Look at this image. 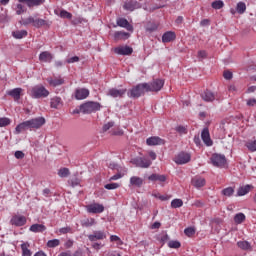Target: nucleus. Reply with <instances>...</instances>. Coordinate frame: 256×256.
Returning <instances> with one entry per match:
<instances>
[{"label": "nucleus", "instance_id": "f257e3e1", "mask_svg": "<svg viewBox=\"0 0 256 256\" xmlns=\"http://www.w3.org/2000/svg\"><path fill=\"white\" fill-rule=\"evenodd\" d=\"M22 25H31L32 27H36V29H40V27H49L50 24L49 21L45 19L29 16L22 20Z\"/></svg>", "mask_w": 256, "mask_h": 256}, {"label": "nucleus", "instance_id": "f03ea898", "mask_svg": "<svg viewBox=\"0 0 256 256\" xmlns=\"http://www.w3.org/2000/svg\"><path fill=\"white\" fill-rule=\"evenodd\" d=\"M30 97L32 99H45V97H49V90L43 85H36L31 88Z\"/></svg>", "mask_w": 256, "mask_h": 256}, {"label": "nucleus", "instance_id": "7ed1b4c3", "mask_svg": "<svg viewBox=\"0 0 256 256\" xmlns=\"http://www.w3.org/2000/svg\"><path fill=\"white\" fill-rule=\"evenodd\" d=\"M81 113L89 115L95 113V111H101V104L99 102L88 101L80 105Z\"/></svg>", "mask_w": 256, "mask_h": 256}, {"label": "nucleus", "instance_id": "20e7f679", "mask_svg": "<svg viewBox=\"0 0 256 256\" xmlns=\"http://www.w3.org/2000/svg\"><path fill=\"white\" fill-rule=\"evenodd\" d=\"M147 91V83L138 84L127 92L128 97L137 99Z\"/></svg>", "mask_w": 256, "mask_h": 256}, {"label": "nucleus", "instance_id": "39448f33", "mask_svg": "<svg viewBox=\"0 0 256 256\" xmlns=\"http://www.w3.org/2000/svg\"><path fill=\"white\" fill-rule=\"evenodd\" d=\"M130 163L135 165V167H139L140 169H149L150 165H153V162L149 158L145 157H136L133 158Z\"/></svg>", "mask_w": 256, "mask_h": 256}, {"label": "nucleus", "instance_id": "423d86ee", "mask_svg": "<svg viewBox=\"0 0 256 256\" xmlns=\"http://www.w3.org/2000/svg\"><path fill=\"white\" fill-rule=\"evenodd\" d=\"M210 161L214 167L223 168L227 165V158L223 154H213Z\"/></svg>", "mask_w": 256, "mask_h": 256}, {"label": "nucleus", "instance_id": "0eeeda50", "mask_svg": "<svg viewBox=\"0 0 256 256\" xmlns=\"http://www.w3.org/2000/svg\"><path fill=\"white\" fill-rule=\"evenodd\" d=\"M163 85H165V81L156 79L153 82L146 83V91H161Z\"/></svg>", "mask_w": 256, "mask_h": 256}, {"label": "nucleus", "instance_id": "6e6552de", "mask_svg": "<svg viewBox=\"0 0 256 256\" xmlns=\"http://www.w3.org/2000/svg\"><path fill=\"white\" fill-rule=\"evenodd\" d=\"M86 211L87 213H93V214L103 213V211H105V206L99 203H92V204L86 205Z\"/></svg>", "mask_w": 256, "mask_h": 256}, {"label": "nucleus", "instance_id": "1a4fd4ad", "mask_svg": "<svg viewBox=\"0 0 256 256\" xmlns=\"http://www.w3.org/2000/svg\"><path fill=\"white\" fill-rule=\"evenodd\" d=\"M28 121L30 123V131L41 129L42 125L45 124V119L43 117L32 118Z\"/></svg>", "mask_w": 256, "mask_h": 256}, {"label": "nucleus", "instance_id": "9d476101", "mask_svg": "<svg viewBox=\"0 0 256 256\" xmlns=\"http://www.w3.org/2000/svg\"><path fill=\"white\" fill-rule=\"evenodd\" d=\"M27 223V218L23 215H14L10 220V225L15 227H23Z\"/></svg>", "mask_w": 256, "mask_h": 256}, {"label": "nucleus", "instance_id": "9b49d317", "mask_svg": "<svg viewBox=\"0 0 256 256\" xmlns=\"http://www.w3.org/2000/svg\"><path fill=\"white\" fill-rule=\"evenodd\" d=\"M191 161V155L189 153L181 152L175 157V163L177 165H185Z\"/></svg>", "mask_w": 256, "mask_h": 256}, {"label": "nucleus", "instance_id": "f8f14e48", "mask_svg": "<svg viewBox=\"0 0 256 256\" xmlns=\"http://www.w3.org/2000/svg\"><path fill=\"white\" fill-rule=\"evenodd\" d=\"M201 139L206 147H211L213 145V140H211V134L209 133V128H204L202 130Z\"/></svg>", "mask_w": 256, "mask_h": 256}, {"label": "nucleus", "instance_id": "ddd939ff", "mask_svg": "<svg viewBox=\"0 0 256 256\" xmlns=\"http://www.w3.org/2000/svg\"><path fill=\"white\" fill-rule=\"evenodd\" d=\"M89 241H103L107 239V234L104 231L98 230L94 231L93 234L88 235Z\"/></svg>", "mask_w": 256, "mask_h": 256}, {"label": "nucleus", "instance_id": "4468645a", "mask_svg": "<svg viewBox=\"0 0 256 256\" xmlns=\"http://www.w3.org/2000/svg\"><path fill=\"white\" fill-rule=\"evenodd\" d=\"M23 131H31V126L29 120H26L20 124H18L14 130V135H19L23 133Z\"/></svg>", "mask_w": 256, "mask_h": 256}, {"label": "nucleus", "instance_id": "2eb2a0df", "mask_svg": "<svg viewBox=\"0 0 256 256\" xmlns=\"http://www.w3.org/2000/svg\"><path fill=\"white\" fill-rule=\"evenodd\" d=\"M125 93H127V89L112 88L108 90L107 95L113 97L114 99H117V97L121 99L125 95Z\"/></svg>", "mask_w": 256, "mask_h": 256}, {"label": "nucleus", "instance_id": "dca6fc26", "mask_svg": "<svg viewBox=\"0 0 256 256\" xmlns=\"http://www.w3.org/2000/svg\"><path fill=\"white\" fill-rule=\"evenodd\" d=\"M116 55H131L133 53V48L129 46H118L113 49Z\"/></svg>", "mask_w": 256, "mask_h": 256}, {"label": "nucleus", "instance_id": "f3484780", "mask_svg": "<svg viewBox=\"0 0 256 256\" xmlns=\"http://www.w3.org/2000/svg\"><path fill=\"white\" fill-rule=\"evenodd\" d=\"M89 97V89L87 88H78L75 90V98L78 101H82L83 99H87Z\"/></svg>", "mask_w": 256, "mask_h": 256}, {"label": "nucleus", "instance_id": "a211bd4d", "mask_svg": "<svg viewBox=\"0 0 256 256\" xmlns=\"http://www.w3.org/2000/svg\"><path fill=\"white\" fill-rule=\"evenodd\" d=\"M146 145L153 147L155 145H165V140L161 139L159 136H152L146 139Z\"/></svg>", "mask_w": 256, "mask_h": 256}, {"label": "nucleus", "instance_id": "6ab92c4d", "mask_svg": "<svg viewBox=\"0 0 256 256\" xmlns=\"http://www.w3.org/2000/svg\"><path fill=\"white\" fill-rule=\"evenodd\" d=\"M206 183L207 181L205 180V178L201 176H195L194 178H192V185L193 187H196V189H201V187H205Z\"/></svg>", "mask_w": 256, "mask_h": 256}, {"label": "nucleus", "instance_id": "aec40b11", "mask_svg": "<svg viewBox=\"0 0 256 256\" xmlns=\"http://www.w3.org/2000/svg\"><path fill=\"white\" fill-rule=\"evenodd\" d=\"M21 93H23V88H14L7 91V95L13 97L14 101H19L21 99Z\"/></svg>", "mask_w": 256, "mask_h": 256}, {"label": "nucleus", "instance_id": "412c9836", "mask_svg": "<svg viewBox=\"0 0 256 256\" xmlns=\"http://www.w3.org/2000/svg\"><path fill=\"white\" fill-rule=\"evenodd\" d=\"M50 107L51 109H61L63 107V100L61 97H53L50 100Z\"/></svg>", "mask_w": 256, "mask_h": 256}, {"label": "nucleus", "instance_id": "4be33fe9", "mask_svg": "<svg viewBox=\"0 0 256 256\" xmlns=\"http://www.w3.org/2000/svg\"><path fill=\"white\" fill-rule=\"evenodd\" d=\"M175 39H177V35L173 31H168L162 36L163 43H171V41H175Z\"/></svg>", "mask_w": 256, "mask_h": 256}, {"label": "nucleus", "instance_id": "5701e85b", "mask_svg": "<svg viewBox=\"0 0 256 256\" xmlns=\"http://www.w3.org/2000/svg\"><path fill=\"white\" fill-rule=\"evenodd\" d=\"M118 27H123L127 31H133V25L129 24V21L125 18H118L116 21Z\"/></svg>", "mask_w": 256, "mask_h": 256}, {"label": "nucleus", "instance_id": "b1692460", "mask_svg": "<svg viewBox=\"0 0 256 256\" xmlns=\"http://www.w3.org/2000/svg\"><path fill=\"white\" fill-rule=\"evenodd\" d=\"M140 7L141 4H139L137 0H130L124 5V9H126V11H135V9H139Z\"/></svg>", "mask_w": 256, "mask_h": 256}, {"label": "nucleus", "instance_id": "393cba45", "mask_svg": "<svg viewBox=\"0 0 256 256\" xmlns=\"http://www.w3.org/2000/svg\"><path fill=\"white\" fill-rule=\"evenodd\" d=\"M39 61L42 63H51V61H53V54H51L49 51H44L40 53Z\"/></svg>", "mask_w": 256, "mask_h": 256}, {"label": "nucleus", "instance_id": "a878e982", "mask_svg": "<svg viewBox=\"0 0 256 256\" xmlns=\"http://www.w3.org/2000/svg\"><path fill=\"white\" fill-rule=\"evenodd\" d=\"M144 183L145 180L139 176H132L130 178V185H132V187H143Z\"/></svg>", "mask_w": 256, "mask_h": 256}, {"label": "nucleus", "instance_id": "bb28decb", "mask_svg": "<svg viewBox=\"0 0 256 256\" xmlns=\"http://www.w3.org/2000/svg\"><path fill=\"white\" fill-rule=\"evenodd\" d=\"M129 37H131V35L125 31H117L114 33V39L116 41H125L129 39Z\"/></svg>", "mask_w": 256, "mask_h": 256}, {"label": "nucleus", "instance_id": "cd10ccee", "mask_svg": "<svg viewBox=\"0 0 256 256\" xmlns=\"http://www.w3.org/2000/svg\"><path fill=\"white\" fill-rule=\"evenodd\" d=\"M201 97L203 101H206L207 103H212V101L215 99V94L211 92L210 90H205L202 94Z\"/></svg>", "mask_w": 256, "mask_h": 256}, {"label": "nucleus", "instance_id": "c85d7f7f", "mask_svg": "<svg viewBox=\"0 0 256 256\" xmlns=\"http://www.w3.org/2000/svg\"><path fill=\"white\" fill-rule=\"evenodd\" d=\"M47 82L49 83V85L51 87H59V85H63V83H65V80H63V78L59 77V78H47Z\"/></svg>", "mask_w": 256, "mask_h": 256}, {"label": "nucleus", "instance_id": "c756f323", "mask_svg": "<svg viewBox=\"0 0 256 256\" xmlns=\"http://www.w3.org/2000/svg\"><path fill=\"white\" fill-rule=\"evenodd\" d=\"M19 3H26L27 7H39L43 5V0H18Z\"/></svg>", "mask_w": 256, "mask_h": 256}, {"label": "nucleus", "instance_id": "7c9ffc66", "mask_svg": "<svg viewBox=\"0 0 256 256\" xmlns=\"http://www.w3.org/2000/svg\"><path fill=\"white\" fill-rule=\"evenodd\" d=\"M149 181H159V183H165L167 181V176L161 174H152L148 177Z\"/></svg>", "mask_w": 256, "mask_h": 256}, {"label": "nucleus", "instance_id": "2f4dec72", "mask_svg": "<svg viewBox=\"0 0 256 256\" xmlns=\"http://www.w3.org/2000/svg\"><path fill=\"white\" fill-rule=\"evenodd\" d=\"M47 227H45V225L43 224H33L32 226H30V231H32V233H43V231H46Z\"/></svg>", "mask_w": 256, "mask_h": 256}, {"label": "nucleus", "instance_id": "473e14b6", "mask_svg": "<svg viewBox=\"0 0 256 256\" xmlns=\"http://www.w3.org/2000/svg\"><path fill=\"white\" fill-rule=\"evenodd\" d=\"M251 185H246V186H242L238 189L237 191V196L238 197H243L244 195H247V193H249L251 191Z\"/></svg>", "mask_w": 256, "mask_h": 256}, {"label": "nucleus", "instance_id": "72a5a7b5", "mask_svg": "<svg viewBox=\"0 0 256 256\" xmlns=\"http://www.w3.org/2000/svg\"><path fill=\"white\" fill-rule=\"evenodd\" d=\"M30 245L28 242H24L21 244V249H22V256H31L33 253L29 249Z\"/></svg>", "mask_w": 256, "mask_h": 256}, {"label": "nucleus", "instance_id": "f704fd0d", "mask_svg": "<svg viewBox=\"0 0 256 256\" xmlns=\"http://www.w3.org/2000/svg\"><path fill=\"white\" fill-rule=\"evenodd\" d=\"M97 222L95 221V218H86L81 221L82 227H93V225H96Z\"/></svg>", "mask_w": 256, "mask_h": 256}, {"label": "nucleus", "instance_id": "c9c22d12", "mask_svg": "<svg viewBox=\"0 0 256 256\" xmlns=\"http://www.w3.org/2000/svg\"><path fill=\"white\" fill-rule=\"evenodd\" d=\"M27 34L26 30H17L12 32V37H14V39H23V37H27Z\"/></svg>", "mask_w": 256, "mask_h": 256}, {"label": "nucleus", "instance_id": "e433bc0d", "mask_svg": "<svg viewBox=\"0 0 256 256\" xmlns=\"http://www.w3.org/2000/svg\"><path fill=\"white\" fill-rule=\"evenodd\" d=\"M157 29H159V24H157L155 22H149L146 25V31L148 33H155V31H157Z\"/></svg>", "mask_w": 256, "mask_h": 256}, {"label": "nucleus", "instance_id": "4c0bfd02", "mask_svg": "<svg viewBox=\"0 0 256 256\" xmlns=\"http://www.w3.org/2000/svg\"><path fill=\"white\" fill-rule=\"evenodd\" d=\"M236 11L237 13H239V15H243V13L247 11V5L245 4V2H238L236 6Z\"/></svg>", "mask_w": 256, "mask_h": 256}, {"label": "nucleus", "instance_id": "58836bf2", "mask_svg": "<svg viewBox=\"0 0 256 256\" xmlns=\"http://www.w3.org/2000/svg\"><path fill=\"white\" fill-rule=\"evenodd\" d=\"M245 147L252 153H255L256 151V140H248L245 144Z\"/></svg>", "mask_w": 256, "mask_h": 256}, {"label": "nucleus", "instance_id": "ea45409f", "mask_svg": "<svg viewBox=\"0 0 256 256\" xmlns=\"http://www.w3.org/2000/svg\"><path fill=\"white\" fill-rule=\"evenodd\" d=\"M59 245H61L60 239H52L47 242V247L50 249H55V247H59Z\"/></svg>", "mask_w": 256, "mask_h": 256}, {"label": "nucleus", "instance_id": "a19ab883", "mask_svg": "<svg viewBox=\"0 0 256 256\" xmlns=\"http://www.w3.org/2000/svg\"><path fill=\"white\" fill-rule=\"evenodd\" d=\"M245 219H246L245 214L240 212L234 216V223H236L237 225H241V223H243Z\"/></svg>", "mask_w": 256, "mask_h": 256}, {"label": "nucleus", "instance_id": "79ce46f5", "mask_svg": "<svg viewBox=\"0 0 256 256\" xmlns=\"http://www.w3.org/2000/svg\"><path fill=\"white\" fill-rule=\"evenodd\" d=\"M172 209H179V207H183V200L181 199H174L171 201Z\"/></svg>", "mask_w": 256, "mask_h": 256}, {"label": "nucleus", "instance_id": "37998d69", "mask_svg": "<svg viewBox=\"0 0 256 256\" xmlns=\"http://www.w3.org/2000/svg\"><path fill=\"white\" fill-rule=\"evenodd\" d=\"M212 9H223L225 3L222 0H216L211 4Z\"/></svg>", "mask_w": 256, "mask_h": 256}, {"label": "nucleus", "instance_id": "c03bdc74", "mask_svg": "<svg viewBox=\"0 0 256 256\" xmlns=\"http://www.w3.org/2000/svg\"><path fill=\"white\" fill-rule=\"evenodd\" d=\"M237 245L240 249H243L244 251L251 249V244H249V242L247 241H239Z\"/></svg>", "mask_w": 256, "mask_h": 256}, {"label": "nucleus", "instance_id": "a18cd8bd", "mask_svg": "<svg viewBox=\"0 0 256 256\" xmlns=\"http://www.w3.org/2000/svg\"><path fill=\"white\" fill-rule=\"evenodd\" d=\"M235 193V189L233 187H228L222 190V195L225 197H231Z\"/></svg>", "mask_w": 256, "mask_h": 256}, {"label": "nucleus", "instance_id": "49530a36", "mask_svg": "<svg viewBox=\"0 0 256 256\" xmlns=\"http://www.w3.org/2000/svg\"><path fill=\"white\" fill-rule=\"evenodd\" d=\"M22 2H20L19 4L16 5L15 11H16V15H23V13H25V6H23V4H21Z\"/></svg>", "mask_w": 256, "mask_h": 256}, {"label": "nucleus", "instance_id": "de8ad7c7", "mask_svg": "<svg viewBox=\"0 0 256 256\" xmlns=\"http://www.w3.org/2000/svg\"><path fill=\"white\" fill-rule=\"evenodd\" d=\"M11 125V119L7 117L0 118V127H7Z\"/></svg>", "mask_w": 256, "mask_h": 256}, {"label": "nucleus", "instance_id": "09e8293b", "mask_svg": "<svg viewBox=\"0 0 256 256\" xmlns=\"http://www.w3.org/2000/svg\"><path fill=\"white\" fill-rule=\"evenodd\" d=\"M110 241L112 243H117V245H123V240L117 235H111L110 236Z\"/></svg>", "mask_w": 256, "mask_h": 256}, {"label": "nucleus", "instance_id": "8fccbe9b", "mask_svg": "<svg viewBox=\"0 0 256 256\" xmlns=\"http://www.w3.org/2000/svg\"><path fill=\"white\" fill-rule=\"evenodd\" d=\"M168 247H170V249H179V247H181V242L172 240L168 242Z\"/></svg>", "mask_w": 256, "mask_h": 256}, {"label": "nucleus", "instance_id": "3c124183", "mask_svg": "<svg viewBox=\"0 0 256 256\" xmlns=\"http://www.w3.org/2000/svg\"><path fill=\"white\" fill-rule=\"evenodd\" d=\"M59 233H60V235H67V233H73V228L69 227V226L60 228Z\"/></svg>", "mask_w": 256, "mask_h": 256}, {"label": "nucleus", "instance_id": "603ef678", "mask_svg": "<svg viewBox=\"0 0 256 256\" xmlns=\"http://www.w3.org/2000/svg\"><path fill=\"white\" fill-rule=\"evenodd\" d=\"M60 17H61L62 19H72L73 14H71L70 12H68V11H66V10H62V11L60 12Z\"/></svg>", "mask_w": 256, "mask_h": 256}, {"label": "nucleus", "instance_id": "864d4df0", "mask_svg": "<svg viewBox=\"0 0 256 256\" xmlns=\"http://www.w3.org/2000/svg\"><path fill=\"white\" fill-rule=\"evenodd\" d=\"M59 177H69V168H62L58 172Z\"/></svg>", "mask_w": 256, "mask_h": 256}, {"label": "nucleus", "instance_id": "5fc2aeb1", "mask_svg": "<svg viewBox=\"0 0 256 256\" xmlns=\"http://www.w3.org/2000/svg\"><path fill=\"white\" fill-rule=\"evenodd\" d=\"M105 189H108V191H111L113 189H119L120 185L119 183H110V184H106Z\"/></svg>", "mask_w": 256, "mask_h": 256}, {"label": "nucleus", "instance_id": "6e6d98bb", "mask_svg": "<svg viewBox=\"0 0 256 256\" xmlns=\"http://www.w3.org/2000/svg\"><path fill=\"white\" fill-rule=\"evenodd\" d=\"M176 131L180 133V135H187V128L185 126L176 127Z\"/></svg>", "mask_w": 256, "mask_h": 256}, {"label": "nucleus", "instance_id": "4d7b16f0", "mask_svg": "<svg viewBox=\"0 0 256 256\" xmlns=\"http://www.w3.org/2000/svg\"><path fill=\"white\" fill-rule=\"evenodd\" d=\"M184 233H185V235H187V237H193V234L195 233V229L191 228V227L186 228L184 230Z\"/></svg>", "mask_w": 256, "mask_h": 256}, {"label": "nucleus", "instance_id": "13d9d810", "mask_svg": "<svg viewBox=\"0 0 256 256\" xmlns=\"http://www.w3.org/2000/svg\"><path fill=\"white\" fill-rule=\"evenodd\" d=\"M223 77L227 81H230V79H233V72H231V71H224Z\"/></svg>", "mask_w": 256, "mask_h": 256}, {"label": "nucleus", "instance_id": "bf43d9fd", "mask_svg": "<svg viewBox=\"0 0 256 256\" xmlns=\"http://www.w3.org/2000/svg\"><path fill=\"white\" fill-rule=\"evenodd\" d=\"M198 58L199 59H207V51H205V50L198 51Z\"/></svg>", "mask_w": 256, "mask_h": 256}, {"label": "nucleus", "instance_id": "052dcab7", "mask_svg": "<svg viewBox=\"0 0 256 256\" xmlns=\"http://www.w3.org/2000/svg\"><path fill=\"white\" fill-rule=\"evenodd\" d=\"M66 63H79V56H73L66 60Z\"/></svg>", "mask_w": 256, "mask_h": 256}, {"label": "nucleus", "instance_id": "680f3d73", "mask_svg": "<svg viewBox=\"0 0 256 256\" xmlns=\"http://www.w3.org/2000/svg\"><path fill=\"white\" fill-rule=\"evenodd\" d=\"M14 156L16 159H23V157H25V153H23V151H16Z\"/></svg>", "mask_w": 256, "mask_h": 256}, {"label": "nucleus", "instance_id": "e2e57ef3", "mask_svg": "<svg viewBox=\"0 0 256 256\" xmlns=\"http://www.w3.org/2000/svg\"><path fill=\"white\" fill-rule=\"evenodd\" d=\"M247 105H248V107H255L256 99L255 98L248 99L247 100Z\"/></svg>", "mask_w": 256, "mask_h": 256}, {"label": "nucleus", "instance_id": "0e129e2a", "mask_svg": "<svg viewBox=\"0 0 256 256\" xmlns=\"http://www.w3.org/2000/svg\"><path fill=\"white\" fill-rule=\"evenodd\" d=\"M114 123L113 122H108L107 124H105L103 126V131L106 132V131H109V129H111V127H113Z\"/></svg>", "mask_w": 256, "mask_h": 256}, {"label": "nucleus", "instance_id": "69168bd1", "mask_svg": "<svg viewBox=\"0 0 256 256\" xmlns=\"http://www.w3.org/2000/svg\"><path fill=\"white\" fill-rule=\"evenodd\" d=\"M121 177H123L120 173H117L115 175H113L112 177H110V181H117L118 179H121Z\"/></svg>", "mask_w": 256, "mask_h": 256}, {"label": "nucleus", "instance_id": "338daca9", "mask_svg": "<svg viewBox=\"0 0 256 256\" xmlns=\"http://www.w3.org/2000/svg\"><path fill=\"white\" fill-rule=\"evenodd\" d=\"M64 247H66V249H71V247H73V240L66 241Z\"/></svg>", "mask_w": 256, "mask_h": 256}, {"label": "nucleus", "instance_id": "774afa93", "mask_svg": "<svg viewBox=\"0 0 256 256\" xmlns=\"http://www.w3.org/2000/svg\"><path fill=\"white\" fill-rule=\"evenodd\" d=\"M183 21H184L183 16H178V17L176 18V20H175V23H176L177 25H183Z\"/></svg>", "mask_w": 256, "mask_h": 256}]
</instances>
